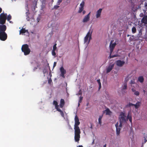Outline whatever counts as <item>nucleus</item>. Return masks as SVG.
<instances>
[{"mask_svg":"<svg viewBox=\"0 0 147 147\" xmlns=\"http://www.w3.org/2000/svg\"><path fill=\"white\" fill-rule=\"evenodd\" d=\"M127 88V84L126 83H125L124 84L122 88V90H126Z\"/></svg>","mask_w":147,"mask_h":147,"instance_id":"393cba45","label":"nucleus"},{"mask_svg":"<svg viewBox=\"0 0 147 147\" xmlns=\"http://www.w3.org/2000/svg\"><path fill=\"white\" fill-rule=\"evenodd\" d=\"M115 126L116 127V134L117 136H118L120 134L121 128L118 126V122L115 124Z\"/></svg>","mask_w":147,"mask_h":147,"instance_id":"9d476101","label":"nucleus"},{"mask_svg":"<svg viewBox=\"0 0 147 147\" xmlns=\"http://www.w3.org/2000/svg\"><path fill=\"white\" fill-rule=\"evenodd\" d=\"M132 9L133 10V11H134L135 10H137V9H133V7H132Z\"/></svg>","mask_w":147,"mask_h":147,"instance_id":"4d7b16f0","label":"nucleus"},{"mask_svg":"<svg viewBox=\"0 0 147 147\" xmlns=\"http://www.w3.org/2000/svg\"><path fill=\"white\" fill-rule=\"evenodd\" d=\"M106 111V114L107 115H110V113H111L109 109L107 108L105 110Z\"/></svg>","mask_w":147,"mask_h":147,"instance_id":"b1692460","label":"nucleus"},{"mask_svg":"<svg viewBox=\"0 0 147 147\" xmlns=\"http://www.w3.org/2000/svg\"><path fill=\"white\" fill-rule=\"evenodd\" d=\"M27 20L28 21H29V17L28 18H28H27Z\"/></svg>","mask_w":147,"mask_h":147,"instance_id":"052dcab7","label":"nucleus"},{"mask_svg":"<svg viewBox=\"0 0 147 147\" xmlns=\"http://www.w3.org/2000/svg\"><path fill=\"white\" fill-rule=\"evenodd\" d=\"M56 46H57V44L55 43L53 46V50L55 51V50L57 48Z\"/></svg>","mask_w":147,"mask_h":147,"instance_id":"473e14b6","label":"nucleus"},{"mask_svg":"<svg viewBox=\"0 0 147 147\" xmlns=\"http://www.w3.org/2000/svg\"><path fill=\"white\" fill-rule=\"evenodd\" d=\"M106 144H105L103 146V147H106Z\"/></svg>","mask_w":147,"mask_h":147,"instance_id":"13d9d810","label":"nucleus"},{"mask_svg":"<svg viewBox=\"0 0 147 147\" xmlns=\"http://www.w3.org/2000/svg\"><path fill=\"white\" fill-rule=\"evenodd\" d=\"M37 67H34V70L35 71V70H36L37 69Z\"/></svg>","mask_w":147,"mask_h":147,"instance_id":"864d4df0","label":"nucleus"},{"mask_svg":"<svg viewBox=\"0 0 147 147\" xmlns=\"http://www.w3.org/2000/svg\"><path fill=\"white\" fill-rule=\"evenodd\" d=\"M11 19V16L10 14H9L7 16V20L8 21H9Z\"/></svg>","mask_w":147,"mask_h":147,"instance_id":"c756f323","label":"nucleus"},{"mask_svg":"<svg viewBox=\"0 0 147 147\" xmlns=\"http://www.w3.org/2000/svg\"><path fill=\"white\" fill-rule=\"evenodd\" d=\"M92 31L91 30V28L84 38V43H86L87 45L89 44L90 40L92 39Z\"/></svg>","mask_w":147,"mask_h":147,"instance_id":"f03ea898","label":"nucleus"},{"mask_svg":"<svg viewBox=\"0 0 147 147\" xmlns=\"http://www.w3.org/2000/svg\"><path fill=\"white\" fill-rule=\"evenodd\" d=\"M143 92H145V91L144 90H143Z\"/></svg>","mask_w":147,"mask_h":147,"instance_id":"338daca9","label":"nucleus"},{"mask_svg":"<svg viewBox=\"0 0 147 147\" xmlns=\"http://www.w3.org/2000/svg\"><path fill=\"white\" fill-rule=\"evenodd\" d=\"M127 121L128 119L129 120V121L131 123H132V119L131 116L130 115H129V113L127 115Z\"/></svg>","mask_w":147,"mask_h":147,"instance_id":"aec40b11","label":"nucleus"},{"mask_svg":"<svg viewBox=\"0 0 147 147\" xmlns=\"http://www.w3.org/2000/svg\"><path fill=\"white\" fill-rule=\"evenodd\" d=\"M79 10L78 11V13H81L83 10L84 7H80L79 8Z\"/></svg>","mask_w":147,"mask_h":147,"instance_id":"7c9ffc66","label":"nucleus"},{"mask_svg":"<svg viewBox=\"0 0 147 147\" xmlns=\"http://www.w3.org/2000/svg\"><path fill=\"white\" fill-rule=\"evenodd\" d=\"M142 28L140 29V30L139 31V33L138 34V35L139 37L141 36L142 34Z\"/></svg>","mask_w":147,"mask_h":147,"instance_id":"cd10ccee","label":"nucleus"},{"mask_svg":"<svg viewBox=\"0 0 147 147\" xmlns=\"http://www.w3.org/2000/svg\"><path fill=\"white\" fill-rule=\"evenodd\" d=\"M60 71L61 72L60 76L63 78H65V74L66 73V71L63 66L60 68Z\"/></svg>","mask_w":147,"mask_h":147,"instance_id":"6e6552de","label":"nucleus"},{"mask_svg":"<svg viewBox=\"0 0 147 147\" xmlns=\"http://www.w3.org/2000/svg\"><path fill=\"white\" fill-rule=\"evenodd\" d=\"M63 0H58L57 4V5H59L60 3L62 2Z\"/></svg>","mask_w":147,"mask_h":147,"instance_id":"4c0bfd02","label":"nucleus"},{"mask_svg":"<svg viewBox=\"0 0 147 147\" xmlns=\"http://www.w3.org/2000/svg\"><path fill=\"white\" fill-rule=\"evenodd\" d=\"M141 104V103L140 102L138 101L135 104H134V106L136 109H138L140 107Z\"/></svg>","mask_w":147,"mask_h":147,"instance_id":"6ab92c4d","label":"nucleus"},{"mask_svg":"<svg viewBox=\"0 0 147 147\" xmlns=\"http://www.w3.org/2000/svg\"><path fill=\"white\" fill-rule=\"evenodd\" d=\"M103 115H100L99 116V117L98 118V123L100 124V125H101L102 124V119L103 117Z\"/></svg>","mask_w":147,"mask_h":147,"instance_id":"5701e85b","label":"nucleus"},{"mask_svg":"<svg viewBox=\"0 0 147 147\" xmlns=\"http://www.w3.org/2000/svg\"><path fill=\"white\" fill-rule=\"evenodd\" d=\"M114 66V64L110 65L106 69V73H109L112 69Z\"/></svg>","mask_w":147,"mask_h":147,"instance_id":"2eb2a0df","label":"nucleus"},{"mask_svg":"<svg viewBox=\"0 0 147 147\" xmlns=\"http://www.w3.org/2000/svg\"><path fill=\"white\" fill-rule=\"evenodd\" d=\"M43 72L44 73V74H45V72H44V71L43 70Z\"/></svg>","mask_w":147,"mask_h":147,"instance_id":"0e129e2a","label":"nucleus"},{"mask_svg":"<svg viewBox=\"0 0 147 147\" xmlns=\"http://www.w3.org/2000/svg\"><path fill=\"white\" fill-rule=\"evenodd\" d=\"M7 29L6 26L4 24L0 25V32H5Z\"/></svg>","mask_w":147,"mask_h":147,"instance_id":"ddd939ff","label":"nucleus"},{"mask_svg":"<svg viewBox=\"0 0 147 147\" xmlns=\"http://www.w3.org/2000/svg\"><path fill=\"white\" fill-rule=\"evenodd\" d=\"M2 11V9L0 7V13Z\"/></svg>","mask_w":147,"mask_h":147,"instance_id":"3c124183","label":"nucleus"},{"mask_svg":"<svg viewBox=\"0 0 147 147\" xmlns=\"http://www.w3.org/2000/svg\"><path fill=\"white\" fill-rule=\"evenodd\" d=\"M75 124L74 125V140L75 141L78 142L80 138V134H81L80 129L78 126L80 124L78 117L77 115L75 116Z\"/></svg>","mask_w":147,"mask_h":147,"instance_id":"f257e3e1","label":"nucleus"},{"mask_svg":"<svg viewBox=\"0 0 147 147\" xmlns=\"http://www.w3.org/2000/svg\"><path fill=\"white\" fill-rule=\"evenodd\" d=\"M26 32H28L27 30H25V28H22L20 30V34H24Z\"/></svg>","mask_w":147,"mask_h":147,"instance_id":"412c9836","label":"nucleus"},{"mask_svg":"<svg viewBox=\"0 0 147 147\" xmlns=\"http://www.w3.org/2000/svg\"><path fill=\"white\" fill-rule=\"evenodd\" d=\"M120 122V124H119V125L118 126L121 128L122 126V125H122L123 123H124L122 122Z\"/></svg>","mask_w":147,"mask_h":147,"instance_id":"ea45409f","label":"nucleus"},{"mask_svg":"<svg viewBox=\"0 0 147 147\" xmlns=\"http://www.w3.org/2000/svg\"><path fill=\"white\" fill-rule=\"evenodd\" d=\"M126 1H131V0H126Z\"/></svg>","mask_w":147,"mask_h":147,"instance_id":"e2e57ef3","label":"nucleus"},{"mask_svg":"<svg viewBox=\"0 0 147 147\" xmlns=\"http://www.w3.org/2000/svg\"><path fill=\"white\" fill-rule=\"evenodd\" d=\"M65 101L63 99H61L60 100V107L61 108H62L65 104Z\"/></svg>","mask_w":147,"mask_h":147,"instance_id":"a211bd4d","label":"nucleus"},{"mask_svg":"<svg viewBox=\"0 0 147 147\" xmlns=\"http://www.w3.org/2000/svg\"><path fill=\"white\" fill-rule=\"evenodd\" d=\"M83 12H82V13H83V15H84L85 14V13H86V11H85V10H83Z\"/></svg>","mask_w":147,"mask_h":147,"instance_id":"09e8293b","label":"nucleus"},{"mask_svg":"<svg viewBox=\"0 0 147 147\" xmlns=\"http://www.w3.org/2000/svg\"><path fill=\"white\" fill-rule=\"evenodd\" d=\"M55 108L57 110V111H58L59 109H60L59 108V106L58 105H57L55 106Z\"/></svg>","mask_w":147,"mask_h":147,"instance_id":"58836bf2","label":"nucleus"},{"mask_svg":"<svg viewBox=\"0 0 147 147\" xmlns=\"http://www.w3.org/2000/svg\"><path fill=\"white\" fill-rule=\"evenodd\" d=\"M145 39L147 41V36L145 38Z\"/></svg>","mask_w":147,"mask_h":147,"instance_id":"603ef678","label":"nucleus"},{"mask_svg":"<svg viewBox=\"0 0 147 147\" xmlns=\"http://www.w3.org/2000/svg\"><path fill=\"white\" fill-rule=\"evenodd\" d=\"M78 147H83L82 145H79L78 146Z\"/></svg>","mask_w":147,"mask_h":147,"instance_id":"6e6d98bb","label":"nucleus"},{"mask_svg":"<svg viewBox=\"0 0 147 147\" xmlns=\"http://www.w3.org/2000/svg\"><path fill=\"white\" fill-rule=\"evenodd\" d=\"M26 15L27 16H28V15L29 14V11L28 10V12H27L26 13Z\"/></svg>","mask_w":147,"mask_h":147,"instance_id":"8fccbe9b","label":"nucleus"},{"mask_svg":"<svg viewBox=\"0 0 147 147\" xmlns=\"http://www.w3.org/2000/svg\"><path fill=\"white\" fill-rule=\"evenodd\" d=\"M90 128H91V129H92V125H91L90 127Z\"/></svg>","mask_w":147,"mask_h":147,"instance_id":"680f3d73","label":"nucleus"},{"mask_svg":"<svg viewBox=\"0 0 147 147\" xmlns=\"http://www.w3.org/2000/svg\"><path fill=\"white\" fill-rule=\"evenodd\" d=\"M131 106H134V104L131 103L130 102H129L128 104L127 105L126 107H130Z\"/></svg>","mask_w":147,"mask_h":147,"instance_id":"f704fd0d","label":"nucleus"},{"mask_svg":"<svg viewBox=\"0 0 147 147\" xmlns=\"http://www.w3.org/2000/svg\"><path fill=\"white\" fill-rule=\"evenodd\" d=\"M102 9L100 8L96 12V18H98L100 16L101 13L102 11Z\"/></svg>","mask_w":147,"mask_h":147,"instance_id":"f3484780","label":"nucleus"},{"mask_svg":"<svg viewBox=\"0 0 147 147\" xmlns=\"http://www.w3.org/2000/svg\"><path fill=\"white\" fill-rule=\"evenodd\" d=\"M92 88V85H90L89 86V89H91Z\"/></svg>","mask_w":147,"mask_h":147,"instance_id":"de8ad7c7","label":"nucleus"},{"mask_svg":"<svg viewBox=\"0 0 147 147\" xmlns=\"http://www.w3.org/2000/svg\"><path fill=\"white\" fill-rule=\"evenodd\" d=\"M90 12L88 14H87V15L86 16L84 17V18L82 20V22H83L84 23V22H87L90 20Z\"/></svg>","mask_w":147,"mask_h":147,"instance_id":"4468645a","label":"nucleus"},{"mask_svg":"<svg viewBox=\"0 0 147 147\" xmlns=\"http://www.w3.org/2000/svg\"><path fill=\"white\" fill-rule=\"evenodd\" d=\"M97 82L99 84V88L100 89L101 88V83L100 82V79L97 80Z\"/></svg>","mask_w":147,"mask_h":147,"instance_id":"c85d7f7f","label":"nucleus"},{"mask_svg":"<svg viewBox=\"0 0 147 147\" xmlns=\"http://www.w3.org/2000/svg\"><path fill=\"white\" fill-rule=\"evenodd\" d=\"M119 122L125 123H126L127 121L126 115L123 112H121L120 113L119 117Z\"/></svg>","mask_w":147,"mask_h":147,"instance_id":"20e7f679","label":"nucleus"},{"mask_svg":"<svg viewBox=\"0 0 147 147\" xmlns=\"http://www.w3.org/2000/svg\"><path fill=\"white\" fill-rule=\"evenodd\" d=\"M80 103H79V102H78V107H79L80 106Z\"/></svg>","mask_w":147,"mask_h":147,"instance_id":"5fc2aeb1","label":"nucleus"},{"mask_svg":"<svg viewBox=\"0 0 147 147\" xmlns=\"http://www.w3.org/2000/svg\"><path fill=\"white\" fill-rule=\"evenodd\" d=\"M7 16L6 13H3L0 14V24H4L5 23Z\"/></svg>","mask_w":147,"mask_h":147,"instance_id":"39448f33","label":"nucleus"},{"mask_svg":"<svg viewBox=\"0 0 147 147\" xmlns=\"http://www.w3.org/2000/svg\"><path fill=\"white\" fill-rule=\"evenodd\" d=\"M130 84H131L132 87L133 86L134 87L135 86L136 87L137 86V84L135 83L134 80H131L130 81ZM131 90L133 92H138V91H136V89L135 87L134 88H131Z\"/></svg>","mask_w":147,"mask_h":147,"instance_id":"0eeeda50","label":"nucleus"},{"mask_svg":"<svg viewBox=\"0 0 147 147\" xmlns=\"http://www.w3.org/2000/svg\"><path fill=\"white\" fill-rule=\"evenodd\" d=\"M132 32L133 33H135L136 32V29L135 27L134 26L131 29Z\"/></svg>","mask_w":147,"mask_h":147,"instance_id":"a878e982","label":"nucleus"},{"mask_svg":"<svg viewBox=\"0 0 147 147\" xmlns=\"http://www.w3.org/2000/svg\"><path fill=\"white\" fill-rule=\"evenodd\" d=\"M146 12L145 11H144V13L145 14V13Z\"/></svg>","mask_w":147,"mask_h":147,"instance_id":"774afa93","label":"nucleus"},{"mask_svg":"<svg viewBox=\"0 0 147 147\" xmlns=\"http://www.w3.org/2000/svg\"><path fill=\"white\" fill-rule=\"evenodd\" d=\"M48 83L49 84H51L52 82V80L51 79H50L48 80Z\"/></svg>","mask_w":147,"mask_h":147,"instance_id":"a19ab883","label":"nucleus"},{"mask_svg":"<svg viewBox=\"0 0 147 147\" xmlns=\"http://www.w3.org/2000/svg\"><path fill=\"white\" fill-rule=\"evenodd\" d=\"M144 16V14L143 13H141L140 14V16L141 17H143Z\"/></svg>","mask_w":147,"mask_h":147,"instance_id":"37998d69","label":"nucleus"},{"mask_svg":"<svg viewBox=\"0 0 147 147\" xmlns=\"http://www.w3.org/2000/svg\"><path fill=\"white\" fill-rule=\"evenodd\" d=\"M55 51H54V50H52V54L53 56H55L56 55V53H55Z\"/></svg>","mask_w":147,"mask_h":147,"instance_id":"e433bc0d","label":"nucleus"},{"mask_svg":"<svg viewBox=\"0 0 147 147\" xmlns=\"http://www.w3.org/2000/svg\"><path fill=\"white\" fill-rule=\"evenodd\" d=\"M147 141V140H145V143H146V142Z\"/></svg>","mask_w":147,"mask_h":147,"instance_id":"69168bd1","label":"nucleus"},{"mask_svg":"<svg viewBox=\"0 0 147 147\" xmlns=\"http://www.w3.org/2000/svg\"><path fill=\"white\" fill-rule=\"evenodd\" d=\"M134 94L136 96H138L139 95L140 92H134Z\"/></svg>","mask_w":147,"mask_h":147,"instance_id":"c03bdc74","label":"nucleus"},{"mask_svg":"<svg viewBox=\"0 0 147 147\" xmlns=\"http://www.w3.org/2000/svg\"><path fill=\"white\" fill-rule=\"evenodd\" d=\"M144 5L146 8H147V0H146V2H145Z\"/></svg>","mask_w":147,"mask_h":147,"instance_id":"a18cd8bd","label":"nucleus"},{"mask_svg":"<svg viewBox=\"0 0 147 147\" xmlns=\"http://www.w3.org/2000/svg\"><path fill=\"white\" fill-rule=\"evenodd\" d=\"M9 22L10 23H13V22L12 21H9Z\"/></svg>","mask_w":147,"mask_h":147,"instance_id":"bf43d9fd","label":"nucleus"},{"mask_svg":"<svg viewBox=\"0 0 147 147\" xmlns=\"http://www.w3.org/2000/svg\"><path fill=\"white\" fill-rule=\"evenodd\" d=\"M56 64H57V63L56 62H55L54 63V64H53V67H54L55 66H56Z\"/></svg>","mask_w":147,"mask_h":147,"instance_id":"49530a36","label":"nucleus"},{"mask_svg":"<svg viewBox=\"0 0 147 147\" xmlns=\"http://www.w3.org/2000/svg\"><path fill=\"white\" fill-rule=\"evenodd\" d=\"M85 3L83 1L80 4V7H84Z\"/></svg>","mask_w":147,"mask_h":147,"instance_id":"72a5a7b5","label":"nucleus"},{"mask_svg":"<svg viewBox=\"0 0 147 147\" xmlns=\"http://www.w3.org/2000/svg\"><path fill=\"white\" fill-rule=\"evenodd\" d=\"M7 35L5 32H0V40L2 41H4L6 40L7 38Z\"/></svg>","mask_w":147,"mask_h":147,"instance_id":"423d86ee","label":"nucleus"},{"mask_svg":"<svg viewBox=\"0 0 147 147\" xmlns=\"http://www.w3.org/2000/svg\"><path fill=\"white\" fill-rule=\"evenodd\" d=\"M125 63V62L124 61H121L120 60H118L116 61L117 65L119 67H122Z\"/></svg>","mask_w":147,"mask_h":147,"instance_id":"f8f14e48","label":"nucleus"},{"mask_svg":"<svg viewBox=\"0 0 147 147\" xmlns=\"http://www.w3.org/2000/svg\"><path fill=\"white\" fill-rule=\"evenodd\" d=\"M141 22L142 24H144V25H145L147 24V15H144L141 20Z\"/></svg>","mask_w":147,"mask_h":147,"instance_id":"9b49d317","label":"nucleus"},{"mask_svg":"<svg viewBox=\"0 0 147 147\" xmlns=\"http://www.w3.org/2000/svg\"><path fill=\"white\" fill-rule=\"evenodd\" d=\"M111 53H110V55L109 57V59H111V58H114L115 57H117L118 55L117 54L114 55H111Z\"/></svg>","mask_w":147,"mask_h":147,"instance_id":"bb28decb","label":"nucleus"},{"mask_svg":"<svg viewBox=\"0 0 147 147\" xmlns=\"http://www.w3.org/2000/svg\"><path fill=\"white\" fill-rule=\"evenodd\" d=\"M21 50L25 55L29 54L31 51L30 50L29 47L28 45L27 44H24L22 45Z\"/></svg>","mask_w":147,"mask_h":147,"instance_id":"7ed1b4c3","label":"nucleus"},{"mask_svg":"<svg viewBox=\"0 0 147 147\" xmlns=\"http://www.w3.org/2000/svg\"><path fill=\"white\" fill-rule=\"evenodd\" d=\"M138 80L141 83L143 82L144 81V78L142 76H140L138 77Z\"/></svg>","mask_w":147,"mask_h":147,"instance_id":"4be33fe9","label":"nucleus"},{"mask_svg":"<svg viewBox=\"0 0 147 147\" xmlns=\"http://www.w3.org/2000/svg\"><path fill=\"white\" fill-rule=\"evenodd\" d=\"M82 92H79L76 94L78 96H79V103H81L83 99V97L82 96Z\"/></svg>","mask_w":147,"mask_h":147,"instance_id":"dca6fc26","label":"nucleus"},{"mask_svg":"<svg viewBox=\"0 0 147 147\" xmlns=\"http://www.w3.org/2000/svg\"><path fill=\"white\" fill-rule=\"evenodd\" d=\"M53 104L55 106L57 105H58L57 102L55 100H54L53 101Z\"/></svg>","mask_w":147,"mask_h":147,"instance_id":"c9c22d12","label":"nucleus"},{"mask_svg":"<svg viewBox=\"0 0 147 147\" xmlns=\"http://www.w3.org/2000/svg\"><path fill=\"white\" fill-rule=\"evenodd\" d=\"M114 40H112L110 43V45H109V47L110 49V52H111V53H112L114 49L115 48V46L116 45V43H113V42Z\"/></svg>","mask_w":147,"mask_h":147,"instance_id":"1a4fd4ad","label":"nucleus"},{"mask_svg":"<svg viewBox=\"0 0 147 147\" xmlns=\"http://www.w3.org/2000/svg\"><path fill=\"white\" fill-rule=\"evenodd\" d=\"M58 111L60 112L61 116L63 117H64V114L63 112L62 111L61 109H59L58 110Z\"/></svg>","mask_w":147,"mask_h":147,"instance_id":"2f4dec72","label":"nucleus"},{"mask_svg":"<svg viewBox=\"0 0 147 147\" xmlns=\"http://www.w3.org/2000/svg\"><path fill=\"white\" fill-rule=\"evenodd\" d=\"M59 6L57 5H55L54 7V8L55 9H57L58 8Z\"/></svg>","mask_w":147,"mask_h":147,"instance_id":"79ce46f5","label":"nucleus"}]
</instances>
